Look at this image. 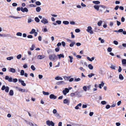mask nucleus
Wrapping results in <instances>:
<instances>
[{
    "mask_svg": "<svg viewBox=\"0 0 126 126\" xmlns=\"http://www.w3.org/2000/svg\"><path fill=\"white\" fill-rule=\"evenodd\" d=\"M49 59L53 61L56 58V56L54 54L50 55L49 56Z\"/></svg>",
    "mask_w": 126,
    "mask_h": 126,
    "instance_id": "obj_1",
    "label": "nucleus"
},
{
    "mask_svg": "<svg viewBox=\"0 0 126 126\" xmlns=\"http://www.w3.org/2000/svg\"><path fill=\"white\" fill-rule=\"evenodd\" d=\"M46 124L48 126H54V124L52 121L49 120L47 121L46 122Z\"/></svg>",
    "mask_w": 126,
    "mask_h": 126,
    "instance_id": "obj_2",
    "label": "nucleus"
},
{
    "mask_svg": "<svg viewBox=\"0 0 126 126\" xmlns=\"http://www.w3.org/2000/svg\"><path fill=\"white\" fill-rule=\"evenodd\" d=\"M86 31L91 34H92L93 33V32L92 30V28L91 26L88 27Z\"/></svg>",
    "mask_w": 126,
    "mask_h": 126,
    "instance_id": "obj_3",
    "label": "nucleus"
},
{
    "mask_svg": "<svg viewBox=\"0 0 126 126\" xmlns=\"http://www.w3.org/2000/svg\"><path fill=\"white\" fill-rule=\"evenodd\" d=\"M16 88L17 89V90L21 92H28V91L27 90H26L25 89H23L17 87H16Z\"/></svg>",
    "mask_w": 126,
    "mask_h": 126,
    "instance_id": "obj_4",
    "label": "nucleus"
},
{
    "mask_svg": "<svg viewBox=\"0 0 126 126\" xmlns=\"http://www.w3.org/2000/svg\"><path fill=\"white\" fill-rule=\"evenodd\" d=\"M41 22L44 24H47L48 22V20L47 19L44 18H43L42 20L41 21Z\"/></svg>",
    "mask_w": 126,
    "mask_h": 126,
    "instance_id": "obj_5",
    "label": "nucleus"
},
{
    "mask_svg": "<svg viewBox=\"0 0 126 126\" xmlns=\"http://www.w3.org/2000/svg\"><path fill=\"white\" fill-rule=\"evenodd\" d=\"M69 89L67 88H66L63 91V93L64 95H66L67 93L69 92Z\"/></svg>",
    "mask_w": 126,
    "mask_h": 126,
    "instance_id": "obj_6",
    "label": "nucleus"
},
{
    "mask_svg": "<svg viewBox=\"0 0 126 126\" xmlns=\"http://www.w3.org/2000/svg\"><path fill=\"white\" fill-rule=\"evenodd\" d=\"M5 79L6 80H8L9 82H12V78L11 77H9L8 76H6L5 77Z\"/></svg>",
    "mask_w": 126,
    "mask_h": 126,
    "instance_id": "obj_7",
    "label": "nucleus"
},
{
    "mask_svg": "<svg viewBox=\"0 0 126 126\" xmlns=\"http://www.w3.org/2000/svg\"><path fill=\"white\" fill-rule=\"evenodd\" d=\"M70 102V100L69 99H65L63 101V103L64 104H67V105L69 104Z\"/></svg>",
    "mask_w": 126,
    "mask_h": 126,
    "instance_id": "obj_8",
    "label": "nucleus"
},
{
    "mask_svg": "<svg viewBox=\"0 0 126 126\" xmlns=\"http://www.w3.org/2000/svg\"><path fill=\"white\" fill-rule=\"evenodd\" d=\"M21 11L23 12H28V9L26 7L23 8L22 7H21Z\"/></svg>",
    "mask_w": 126,
    "mask_h": 126,
    "instance_id": "obj_9",
    "label": "nucleus"
},
{
    "mask_svg": "<svg viewBox=\"0 0 126 126\" xmlns=\"http://www.w3.org/2000/svg\"><path fill=\"white\" fill-rule=\"evenodd\" d=\"M45 57V56L44 55H39L37 56V58L38 59H42L44 58Z\"/></svg>",
    "mask_w": 126,
    "mask_h": 126,
    "instance_id": "obj_10",
    "label": "nucleus"
},
{
    "mask_svg": "<svg viewBox=\"0 0 126 126\" xmlns=\"http://www.w3.org/2000/svg\"><path fill=\"white\" fill-rule=\"evenodd\" d=\"M49 98L50 99H55L57 98V96L54 94H51L49 96Z\"/></svg>",
    "mask_w": 126,
    "mask_h": 126,
    "instance_id": "obj_11",
    "label": "nucleus"
},
{
    "mask_svg": "<svg viewBox=\"0 0 126 126\" xmlns=\"http://www.w3.org/2000/svg\"><path fill=\"white\" fill-rule=\"evenodd\" d=\"M57 56L60 59H61V58H64V56L63 54H58Z\"/></svg>",
    "mask_w": 126,
    "mask_h": 126,
    "instance_id": "obj_12",
    "label": "nucleus"
},
{
    "mask_svg": "<svg viewBox=\"0 0 126 126\" xmlns=\"http://www.w3.org/2000/svg\"><path fill=\"white\" fill-rule=\"evenodd\" d=\"M55 79L58 80H62L63 79L62 77H61L60 76H57L55 78Z\"/></svg>",
    "mask_w": 126,
    "mask_h": 126,
    "instance_id": "obj_13",
    "label": "nucleus"
},
{
    "mask_svg": "<svg viewBox=\"0 0 126 126\" xmlns=\"http://www.w3.org/2000/svg\"><path fill=\"white\" fill-rule=\"evenodd\" d=\"M9 71L10 72H11L13 73L15 72L16 70L15 69L13 68H10L9 69Z\"/></svg>",
    "mask_w": 126,
    "mask_h": 126,
    "instance_id": "obj_14",
    "label": "nucleus"
},
{
    "mask_svg": "<svg viewBox=\"0 0 126 126\" xmlns=\"http://www.w3.org/2000/svg\"><path fill=\"white\" fill-rule=\"evenodd\" d=\"M104 85V83L103 82H102L101 84H99L98 87L100 88L101 89L102 88L101 86H102V87H103Z\"/></svg>",
    "mask_w": 126,
    "mask_h": 126,
    "instance_id": "obj_15",
    "label": "nucleus"
},
{
    "mask_svg": "<svg viewBox=\"0 0 126 126\" xmlns=\"http://www.w3.org/2000/svg\"><path fill=\"white\" fill-rule=\"evenodd\" d=\"M100 6V5L98 6L97 5H94V7L96 10L97 11H98L99 10Z\"/></svg>",
    "mask_w": 126,
    "mask_h": 126,
    "instance_id": "obj_16",
    "label": "nucleus"
},
{
    "mask_svg": "<svg viewBox=\"0 0 126 126\" xmlns=\"http://www.w3.org/2000/svg\"><path fill=\"white\" fill-rule=\"evenodd\" d=\"M64 83H65L64 82V81H59V82H57V85H60V84H64Z\"/></svg>",
    "mask_w": 126,
    "mask_h": 126,
    "instance_id": "obj_17",
    "label": "nucleus"
},
{
    "mask_svg": "<svg viewBox=\"0 0 126 126\" xmlns=\"http://www.w3.org/2000/svg\"><path fill=\"white\" fill-rule=\"evenodd\" d=\"M122 63L123 64H126V60L125 59H123L122 60Z\"/></svg>",
    "mask_w": 126,
    "mask_h": 126,
    "instance_id": "obj_18",
    "label": "nucleus"
},
{
    "mask_svg": "<svg viewBox=\"0 0 126 126\" xmlns=\"http://www.w3.org/2000/svg\"><path fill=\"white\" fill-rule=\"evenodd\" d=\"M93 2L95 4H98L100 3V1H93Z\"/></svg>",
    "mask_w": 126,
    "mask_h": 126,
    "instance_id": "obj_19",
    "label": "nucleus"
},
{
    "mask_svg": "<svg viewBox=\"0 0 126 126\" xmlns=\"http://www.w3.org/2000/svg\"><path fill=\"white\" fill-rule=\"evenodd\" d=\"M102 21L101 20H100L97 23V25L99 26H100L101 25V24L102 23Z\"/></svg>",
    "mask_w": 126,
    "mask_h": 126,
    "instance_id": "obj_20",
    "label": "nucleus"
},
{
    "mask_svg": "<svg viewBox=\"0 0 126 126\" xmlns=\"http://www.w3.org/2000/svg\"><path fill=\"white\" fill-rule=\"evenodd\" d=\"M35 30L34 29H32L31 31L30 32V34H33L35 32Z\"/></svg>",
    "mask_w": 126,
    "mask_h": 126,
    "instance_id": "obj_21",
    "label": "nucleus"
},
{
    "mask_svg": "<svg viewBox=\"0 0 126 126\" xmlns=\"http://www.w3.org/2000/svg\"><path fill=\"white\" fill-rule=\"evenodd\" d=\"M41 10V8L40 7H38L36 8V10L37 12H39Z\"/></svg>",
    "mask_w": 126,
    "mask_h": 126,
    "instance_id": "obj_22",
    "label": "nucleus"
},
{
    "mask_svg": "<svg viewBox=\"0 0 126 126\" xmlns=\"http://www.w3.org/2000/svg\"><path fill=\"white\" fill-rule=\"evenodd\" d=\"M9 94L10 95H13L14 94L13 91L12 90H11L9 92Z\"/></svg>",
    "mask_w": 126,
    "mask_h": 126,
    "instance_id": "obj_23",
    "label": "nucleus"
},
{
    "mask_svg": "<svg viewBox=\"0 0 126 126\" xmlns=\"http://www.w3.org/2000/svg\"><path fill=\"white\" fill-rule=\"evenodd\" d=\"M88 67L91 70H92L93 68V66L91 64H89L88 65Z\"/></svg>",
    "mask_w": 126,
    "mask_h": 126,
    "instance_id": "obj_24",
    "label": "nucleus"
},
{
    "mask_svg": "<svg viewBox=\"0 0 126 126\" xmlns=\"http://www.w3.org/2000/svg\"><path fill=\"white\" fill-rule=\"evenodd\" d=\"M43 93L44 95H48L49 94V93L48 92H46L44 91H43Z\"/></svg>",
    "mask_w": 126,
    "mask_h": 126,
    "instance_id": "obj_25",
    "label": "nucleus"
},
{
    "mask_svg": "<svg viewBox=\"0 0 126 126\" xmlns=\"http://www.w3.org/2000/svg\"><path fill=\"white\" fill-rule=\"evenodd\" d=\"M63 78L65 80H68V79L70 78V77L64 76L63 77Z\"/></svg>",
    "mask_w": 126,
    "mask_h": 126,
    "instance_id": "obj_26",
    "label": "nucleus"
},
{
    "mask_svg": "<svg viewBox=\"0 0 126 126\" xmlns=\"http://www.w3.org/2000/svg\"><path fill=\"white\" fill-rule=\"evenodd\" d=\"M24 71L23 70H21L20 74L21 76H23L24 75Z\"/></svg>",
    "mask_w": 126,
    "mask_h": 126,
    "instance_id": "obj_27",
    "label": "nucleus"
},
{
    "mask_svg": "<svg viewBox=\"0 0 126 126\" xmlns=\"http://www.w3.org/2000/svg\"><path fill=\"white\" fill-rule=\"evenodd\" d=\"M5 90L6 92H8L9 90V87L8 86H6Z\"/></svg>",
    "mask_w": 126,
    "mask_h": 126,
    "instance_id": "obj_28",
    "label": "nucleus"
},
{
    "mask_svg": "<svg viewBox=\"0 0 126 126\" xmlns=\"http://www.w3.org/2000/svg\"><path fill=\"white\" fill-rule=\"evenodd\" d=\"M69 57L70 58V63H72L73 62L72 60L73 59V57L70 56H69Z\"/></svg>",
    "mask_w": 126,
    "mask_h": 126,
    "instance_id": "obj_29",
    "label": "nucleus"
},
{
    "mask_svg": "<svg viewBox=\"0 0 126 126\" xmlns=\"http://www.w3.org/2000/svg\"><path fill=\"white\" fill-rule=\"evenodd\" d=\"M35 21L37 22H38L40 21V20L38 17H35Z\"/></svg>",
    "mask_w": 126,
    "mask_h": 126,
    "instance_id": "obj_30",
    "label": "nucleus"
},
{
    "mask_svg": "<svg viewBox=\"0 0 126 126\" xmlns=\"http://www.w3.org/2000/svg\"><path fill=\"white\" fill-rule=\"evenodd\" d=\"M75 44V43L74 42H72L70 44L69 46L70 47H73L74 44Z\"/></svg>",
    "mask_w": 126,
    "mask_h": 126,
    "instance_id": "obj_31",
    "label": "nucleus"
},
{
    "mask_svg": "<svg viewBox=\"0 0 126 126\" xmlns=\"http://www.w3.org/2000/svg\"><path fill=\"white\" fill-rule=\"evenodd\" d=\"M119 79L121 80H123L124 79V77L121 74H120L119 75Z\"/></svg>",
    "mask_w": 126,
    "mask_h": 126,
    "instance_id": "obj_32",
    "label": "nucleus"
},
{
    "mask_svg": "<svg viewBox=\"0 0 126 126\" xmlns=\"http://www.w3.org/2000/svg\"><path fill=\"white\" fill-rule=\"evenodd\" d=\"M13 59V57L12 56L9 57L7 58V59L9 60H10Z\"/></svg>",
    "mask_w": 126,
    "mask_h": 126,
    "instance_id": "obj_33",
    "label": "nucleus"
},
{
    "mask_svg": "<svg viewBox=\"0 0 126 126\" xmlns=\"http://www.w3.org/2000/svg\"><path fill=\"white\" fill-rule=\"evenodd\" d=\"M35 46L34 45H32V47L30 48V49L31 50H34Z\"/></svg>",
    "mask_w": 126,
    "mask_h": 126,
    "instance_id": "obj_34",
    "label": "nucleus"
},
{
    "mask_svg": "<svg viewBox=\"0 0 126 126\" xmlns=\"http://www.w3.org/2000/svg\"><path fill=\"white\" fill-rule=\"evenodd\" d=\"M110 67L112 69L115 70V66L113 65H111V66Z\"/></svg>",
    "mask_w": 126,
    "mask_h": 126,
    "instance_id": "obj_35",
    "label": "nucleus"
},
{
    "mask_svg": "<svg viewBox=\"0 0 126 126\" xmlns=\"http://www.w3.org/2000/svg\"><path fill=\"white\" fill-rule=\"evenodd\" d=\"M63 23L64 24L67 25L69 24V22L68 21H63Z\"/></svg>",
    "mask_w": 126,
    "mask_h": 126,
    "instance_id": "obj_36",
    "label": "nucleus"
},
{
    "mask_svg": "<svg viewBox=\"0 0 126 126\" xmlns=\"http://www.w3.org/2000/svg\"><path fill=\"white\" fill-rule=\"evenodd\" d=\"M31 68L33 70H34L35 69V68L33 65H32L31 66Z\"/></svg>",
    "mask_w": 126,
    "mask_h": 126,
    "instance_id": "obj_37",
    "label": "nucleus"
},
{
    "mask_svg": "<svg viewBox=\"0 0 126 126\" xmlns=\"http://www.w3.org/2000/svg\"><path fill=\"white\" fill-rule=\"evenodd\" d=\"M55 116L57 118H59L60 117V116L58 113H56L55 115Z\"/></svg>",
    "mask_w": 126,
    "mask_h": 126,
    "instance_id": "obj_38",
    "label": "nucleus"
},
{
    "mask_svg": "<svg viewBox=\"0 0 126 126\" xmlns=\"http://www.w3.org/2000/svg\"><path fill=\"white\" fill-rule=\"evenodd\" d=\"M21 55L20 54H19L16 57L18 59H19L21 58Z\"/></svg>",
    "mask_w": 126,
    "mask_h": 126,
    "instance_id": "obj_39",
    "label": "nucleus"
},
{
    "mask_svg": "<svg viewBox=\"0 0 126 126\" xmlns=\"http://www.w3.org/2000/svg\"><path fill=\"white\" fill-rule=\"evenodd\" d=\"M83 90L85 91H87V87L86 86H84L83 87Z\"/></svg>",
    "mask_w": 126,
    "mask_h": 126,
    "instance_id": "obj_40",
    "label": "nucleus"
},
{
    "mask_svg": "<svg viewBox=\"0 0 126 126\" xmlns=\"http://www.w3.org/2000/svg\"><path fill=\"white\" fill-rule=\"evenodd\" d=\"M60 50V48L59 47H58L56 48L55 49V51L56 52H58Z\"/></svg>",
    "mask_w": 126,
    "mask_h": 126,
    "instance_id": "obj_41",
    "label": "nucleus"
},
{
    "mask_svg": "<svg viewBox=\"0 0 126 126\" xmlns=\"http://www.w3.org/2000/svg\"><path fill=\"white\" fill-rule=\"evenodd\" d=\"M94 74L93 73H91L90 74H89L88 75V76L89 78H91L92 76H94Z\"/></svg>",
    "mask_w": 126,
    "mask_h": 126,
    "instance_id": "obj_42",
    "label": "nucleus"
},
{
    "mask_svg": "<svg viewBox=\"0 0 126 126\" xmlns=\"http://www.w3.org/2000/svg\"><path fill=\"white\" fill-rule=\"evenodd\" d=\"M16 35L18 36H21L22 35V33L20 32H18L17 33Z\"/></svg>",
    "mask_w": 126,
    "mask_h": 126,
    "instance_id": "obj_43",
    "label": "nucleus"
},
{
    "mask_svg": "<svg viewBox=\"0 0 126 126\" xmlns=\"http://www.w3.org/2000/svg\"><path fill=\"white\" fill-rule=\"evenodd\" d=\"M112 50V49L111 48L109 47L107 49V50L109 52H111Z\"/></svg>",
    "mask_w": 126,
    "mask_h": 126,
    "instance_id": "obj_44",
    "label": "nucleus"
},
{
    "mask_svg": "<svg viewBox=\"0 0 126 126\" xmlns=\"http://www.w3.org/2000/svg\"><path fill=\"white\" fill-rule=\"evenodd\" d=\"M80 80V79L79 78H78L77 79H74V81H79Z\"/></svg>",
    "mask_w": 126,
    "mask_h": 126,
    "instance_id": "obj_45",
    "label": "nucleus"
},
{
    "mask_svg": "<svg viewBox=\"0 0 126 126\" xmlns=\"http://www.w3.org/2000/svg\"><path fill=\"white\" fill-rule=\"evenodd\" d=\"M101 103L102 105H105L107 103V102L105 101H102L101 102Z\"/></svg>",
    "mask_w": 126,
    "mask_h": 126,
    "instance_id": "obj_46",
    "label": "nucleus"
},
{
    "mask_svg": "<svg viewBox=\"0 0 126 126\" xmlns=\"http://www.w3.org/2000/svg\"><path fill=\"white\" fill-rule=\"evenodd\" d=\"M36 5H41V3L39 1H37L36 2Z\"/></svg>",
    "mask_w": 126,
    "mask_h": 126,
    "instance_id": "obj_47",
    "label": "nucleus"
},
{
    "mask_svg": "<svg viewBox=\"0 0 126 126\" xmlns=\"http://www.w3.org/2000/svg\"><path fill=\"white\" fill-rule=\"evenodd\" d=\"M113 43L116 45H117L118 44V42L116 40H114L113 42Z\"/></svg>",
    "mask_w": 126,
    "mask_h": 126,
    "instance_id": "obj_48",
    "label": "nucleus"
},
{
    "mask_svg": "<svg viewBox=\"0 0 126 126\" xmlns=\"http://www.w3.org/2000/svg\"><path fill=\"white\" fill-rule=\"evenodd\" d=\"M71 37L72 38H75V36L73 34V32H71Z\"/></svg>",
    "mask_w": 126,
    "mask_h": 126,
    "instance_id": "obj_49",
    "label": "nucleus"
},
{
    "mask_svg": "<svg viewBox=\"0 0 126 126\" xmlns=\"http://www.w3.org/2000/svg\"><path fill=\"white\" fill-rule=\"evenodd\" d=\"M21 84L24 86H25L26 85V84L24 83V81H22V82L21 83Z\"/></svg>",
    "mask_w": 126,
    "mask_h": 126,
    "instance_id": "obj_50",
    "label": "nucleus"
},
{
    "mask_svg": "<svg viewBox=\"0 0 126 126\" xmlns=\"http://www.w3.org/2000/svg\"><path fill=\"white\" fill-rule=\"evenodd\" d=\"M6 88V87H5V86L3 85L2 86V87L1 88V89L2 90H3L5 89Z\"/></svg>",
    "mask_w": 126,
    "mask_h": 126,
    "instance_id": "obj_51",
    "label": "nucleus"
},
{
    "mask_svg": "<svg viewBox=\"0 0 126 126\" xmlns=\"http://www.w3.org/2000/svg\"><path fill=\"white\" fill-rule=\"evenodd\" d=\"M12 81L13 82H16L17 81V79H13Z\"/></svg>",
    "mask_w": 126,
    "mask_h": 126,
    "instance_id": "obj_52",
    "label": "nucleus"
},
{
    "mask_svg": "<svg viewBox=\"0 0 126 126\" xmlns=\"http://www.w3.org/2000/svg\"><path fill=\"white\" fill-rule=\"evenodd\" d=\"M57 112V111L56 109H54L53 110V112L54 114H56V113Z\"/></svg>",
    "mask_w": 126,
    "mask_h": 126,
    "instance_id": "obj_53",
    "label": "nucleus"
},
{
    "mask_svg": "<svg viewBox=\"0 0 126 126\" xmlns=\"http://www.w3.org/2000/svg\"><path fill=\"white\" fill-rule=\"evenodd\" d=\"M75 94L74 93H72L70 94V96L71 97H73L75 96Z\"/></svg>",
    "mask_w": 126,
    "mask_h": 126,
    "instance_id": "obj_54",
    "label": "nucleus"
},
{
    "mask_svg": "<svg viewBox=\"0 0 126 126\" xmlns=\"http://www.w3.org/2000/svg\"><path fill=\"white\" fill-rule=\"evenodd\" d=\"M119 68L118 70V71L119 72H120L122 70V69L121 67L120 66H119Z\"/></svg>",
    "mask_w": 126,
    "mask_h": 126,
    "instance_id": "obj_55",
    "label": "nucleus"
},
{
    "mask_svg": "<svg viewBox=\"0 0 126 126\" xmlns=\"http://www.w3.org/2000/svg\"><path fill=\"white\" fill-rule=\"evenodd\" d=\"M123 30L122 29H120L118 31V32H123Z\"/></svg>",
    "mask_w": 126,
    "mask_h": 126,
    "instance_id": "obj_56",
    "label": "nucleus"
},
{
    "mask_svg": "<svg viewBox=\"0 0 126 126\" xmlns=\"http://www.w3.org/2000/svg\"><path fill=\"white\" fill-rule=\"evenodd\" d=\"M80 31V30L79 29H76L75 30V32H79Z\"/></svg>",
    "mask_w": 126,
    "mask_h": 126,
    "instance_id": "obj_57",
    "label": "nucleus"
},
{
    "mask_svg": "<svg viewBox=\"0 0 126 126\" xmlns=\"http://www.w3.org/2000/svg\"><path fill=\"white\" fill-rule=\"evenodd\" d=\"M62 45L64 47L65 46V43L63 41H62Z\"/></svg>",
    "mask_w": 126,
    "mask_h": 126,
    "instance_id": "obj_58",
    "label": "nucleus"
},
{
    "mask_svg": "<svg viewBox=\"0 0 126 126\" xmlns=\"http://www.w3.org/2000/svg\"><path fill=\"white\" fill-rule=\"evenodd\" d=\"M116 125L117 126H119L121 125V124L120 123L117 122L116 123Z\"/></svg>",
    "mask_w": 126,
    "mask_h": 126,
    "instance_id": "obj_59",
    "label": "nucleus"
},
{
    "mask_svg": "<svg viewBox=\"0 0 126 126\" xmlns=\"http://www.w3.org/2000/svg\"><path fill=\"white\" fill-rule=\"evenodd\" d=\"M27 37L28 38H32L33 37L31 35H28L27 36Z\"/></svg>",
    "mask_w": 126,
    "mask_h": 126,
    "instance_id": "obj_60",
    "label": "nucleus"
},
{
    "mask_svg": "<svg viewBox=\"0 0 126 126\" xmlns=\"http://www.w3.org/2000/svg\"><path fill=\"white\" fill-rule=\"evenodd\" d=\"M93 114H94L93 112H90L89 113V115L90 116H91L93 115Z\"/></svg>",
    "mask_w": 126,
    "mask_h": 126,
    "instance_id": "obj_61",
    "label": "nucleus"
},
{
    "mask_svg": "<svg viewBox=\"0 0 126 126\" xmlns=\"http://www.w3.org/2000/svg\"><path fill=\"white\" fill-rule=\"evenodd\" d=\"M110 106L108 105H107L106 107V108L107 109H109V108H110Z\"/></svg>",
    "mask_w": 126,
    "mask_h": 126,
    "instance_id": "obj_62",
    "label": "nucleus"
},
{
    "mask_svg": "<svg viewBox=\"0 0 126 126\" xmlns=\"http://www.w3.org/2000/svg\"><path fill=\"white\" fill-rule=\"evenodd\" d=\"M38 77H39V78L40 79H41L43 78V76L42 75H38Z\"/></svg>",
    "mask_w": 126,
    "mask_h": 126,
    "instance_id": "obj_63",
    "label": "nucleus"
},
{
    "mask_svg": "<svg viewBox=\"0 0 126 126\" xmlns=\"http://www.w3.org/2000/svg\"><path fill=\"white\" fill-rule=\"evenodd\" d=\"M32 21V20L31 18H29L28 19V23H30Z\"/></svg>",
    "mask_w": 126,
    "mask_h": 126,
    "instance_id": "obj_64",
    "label": "nucleus"
}]
</instances>
